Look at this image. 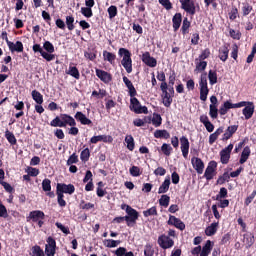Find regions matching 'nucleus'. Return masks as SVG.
Returning a JSON list of instances; mask_svg holds the SVG:
<instances>
[{"instance_id":"obj_64","label":"nucleus","mask_w":256,"mask_h":256,"mask_svg":"<svg viewBox=\"0 0 256 256\" xmlns=\"http://www.w3.org/2000/svg\"><path fill=\"white\" fill-rule=\"evenodd\" d=\"M32 255L33 256H45V253L41 249V246L36 245L32 248Z\"/></svg>"},{"instance_id":"obj_28","label":"nucleus","mask_w":256,"mask_h":256,"mask_svg":"<svg viewBox=\"0 0 256 256\" xmlns=\"http://www.w3.org/2000/svg\"><path fill=\"white\" fill-rule=\"evenodd\" d=\"M218 57L223 63L229 59V45H224L219 49Z\"/></svg>"},{"instance_id":"obj_48","label":"nucleus","mask_w":256,"mask_h":256,"mask_svg":"<svg viewBox=\"0 0 256 256\" xmlns=\"http://www.w3.org/2000/svg\"><path fill=\"white\" fill-rule=\"evenodd\" d=\"M170 202H171V197L165 194H163L159 199V205L161 207H165V208L169 207Z\"/></svg>"},{"instance_id":"obj_18","label":"nucleus","mask_w":256,"mask_h":256,"mask_svg":"<svg viewBox=\"0 0 256 256\" xmlns=\"http://www.w3.org/2000/svg\"><path fill=\"white\" fill-rule=\"evenodd\" d=\"M96 76L98 77V79H100V81L106 84L113 81V77L111 76V74L105 70L96 69Z\"/></svg>"},{"instance_id":"obj_59","label":"nucleus","mask_w":256,"mask_h":256,"mask_svg":"<svg viewBox=\"0 0 256 256\" xmlns=\"http://www.w3.org/2000/svg\"><path fill=\"white\" fill-rule=\"evenodd\" d=\"M107 11H108L109 19H115V17H117V13H118L117 6L111 5L107 9Z\"/></svg>"},{"instance_id":"obj_34","label":"nucleus","mask_w":256,"mask_h":256,"mask_svg":"<svg viewBox=\"0 0 256 256\" xmlns=\"http://www.w3.org/2000/svg\"><path fill=\"white\" fill-rule=\"evenodd\" d=\"M155 139H170L171 134L167 130H156L154 132Z\"/></svg>"},{"instance_id":"obj_15","label":"nucleus","mask_w":256,"mask_h":256,"mask_svg":"<svg viewBox=\"0 0 256 256\" xmlns=\"http://www.w3.org/2000/svg\"><path fill=\"white\" fill-rule=\"evenodd\" d=\"M238 129H239V125L228 126L224 134L222 135L221 141L223 142L229 141V139H231V137H233V135L237 133Z\"/></svg>"},{"instance_id":"obj_21","label":"nucleus","mask_w":256,"mask_h":256,"mask_svg":"<svg viewBox=\"0 0 256 256\" xmlns=\"http://www.w3.org/2000/svg\"><path fill=\"white\" fill-rule=\"evenodd\" d=\"M200 123H202L206 129V131H208V133H213V131H215V125H213V123H211V121H209V116L202 114L200 116Z\"/></svg>"},{"instance_id":"obj_37","label":"nucleus","mask_w":256,"mask_h":256,"mask_svg":"<svg viewBox=\"0 0 256 256\" xmlns=\"http://www.w3.org/2000/svg\"><path fill=\"white\" fill-rule=\"evenodd\" d=\"M31 95H32L33 101H35L37 105H43V95L41 94V92L37 90H33Z\"/></svg>"},{"instance_id":"obj_16","label":"nucleus","mask_w":256,"mask_h":256,"mask_svg":"<svg viewBox=\"0 0 256 256\" xmlns=\"http://www.w3.org/2000/svg\"><path fill=\"white\" fill-rule=\"evenodd\" d=\"M74 119H76L78 123H81V125H88V127H91V125H93V121L87 118V116L81 111L76 112V114L74 115Z\"/></svg>"},{"instance_id":"obj_29","label":"nucleus","mask_w":256,"mask_h":256,"mask_svg":"<svg viewBox=\"0 0 256 256\" xmlns=\"http://www.w3.org/2000/svg\"><path fill=\"white\" fill-rule=\"evenodd\" d=\"M250 156H251V148L249 146L244 147L239 159L240 165L247 163V160L249 159Z\"/></svg>"},{"instance_id":"obj_61","label":"nucleus","mask_w":256,"mask_h":256,"mask_svg":"<svg viewBox=\"0 0 256 256\" xmlns=\"http://www.w3.org/2000/svg\"><path fill=\"white\" fill-rule=\"evenodd\" d=\"M227 195H228L227 188L225 187L220 188L219 193L216 195V201H221V199L227 198Z\"/></svg>"},{"instance_id":"obj_50","label":"nucleus","mask_w":256,"mask_h":256,"mask_svg":"<svg viewBox=\"0 0 256 256\" xmlns=\"http://www.w3.org/2000/svg\"><path fill=\"white\" fill-rule=\"evenodd\" d=\"M209 115L211 119H217L219 117V109H217V105L209 106Z\"/></svg>"},{"instance_id":"obj_32","label":"nucleus","mask_w":256,"mask_h":256,"mask_svg":"<svg viewBox=\"0 0 256 256\" xmlns=\"http://www.w3.org/2000/svg\"><path fill=\"white\" fill-rule=\"evenodd\" d=\"M103 57H104V61H108V63H110V65H115V59H117V55H115L112 52H109L107 50H104Z\"/></svg>"},{"instance_id":"obj_27","label":"nucleus","mask_w":256,"mask_h":256,"mask_svg":"<svg viewBox=\"0 0 256 256\" xmlns=\"http://www.w3.org/2000/svg\"><path fill=\"white\" fill-rule=\"evenodd\" d=\"M181 23H183V15H181V13H176L172 18L173 30L179 31Z\"/></svg>"},{"instance_id":"obj_5","label":"nucleus","mask_w":256,"mask_h":256,"mask_svg":"<svg viewBox=\"0 0 256 256\" xmlns=\"http://www.w3.org/2000/svg\"><path fill=\"white\" fill-rule=\"evenodd\" d=\"M130 109L137 115H141V113L147 115V113H149L147 106H141V102H139L137 98H130Z\"/></svg>"},{"instance_id":"obj_20","label":"nucleus","mask_w":256,"mask_h":256,"mask_svg":"<svg viewBox=\"0 0 256 256\" xmlns=\"http://www.w3.org/2000/svg\"><path fill=\"white\" fill-rule=\"evenodd\" d=\"M142 61L147 65V67H157V59L153 58L149 52H144L142 54Z\"/></svg>"},{"instance_id":"obj_8","label":"nucleus","mask_w":256,"mask_h":256,"mask_svg":"<svg viewBox=\"0 0 256 256\" xmlns=\"http://www.w3.org/2000/svg\"><path fill=\"white\" fill-rule=\"evenodd\" d=\"M158 245L161 249H171L175 245V241L171 237L162 234L158 237Z\"/></svg>"},{"instance_id":"obj_14","label":"nucleus","mask_w":256,"mask_h":256,"mask_svg":"<svg viewBox=\"0 0 256 256\" xmlns=\"http://www.w3.org/2000/svg\"><path fill=\"white\" fill-rule=\"evenodd\" d=\"M191 163H192L193 169H195L198 175H203V171L205 169V163L203 162V160H201V158H198V157H193L191 159Z\"/></svg>"},{"instance_id":"obj_40","label":"nucleus","mask_w":256,"mask_h":256,"mask_svg":"<svg viewBox=\"0 0 256 256\" xmlns=\"http://www.w3.org/2000/svg\"><path fill=\"white\" fill-rule=\"evenodd\" d=\"M5 137L10 145H17V138L13 132L9 131V129L5 131Z\"/></svg>"},{"instance_id":"obj_54","label":"nucleus","mask_w":256,"mask_h":256,"mask_svg":"<svg viewBox=\"0 0 256 256\" xmlns=\"http://www.w3.org/2000/svg\"><path fill=\"white\" fill-rule=\"evenodd\" d=\"M161 151L163 155H166V157H169L171 155V152L173 151V147H171V144L164 143L161 146Z\"/></svg>"},{"instance_id":"obj_51","label":"nucleus","mask_w":256,"mask_h":256,"mask_svg":"<svg viewBox=\"0 0 256 256\" xmlns=\"http://www.w3.org/2000/svg\"><path fill=\"white\" fill-rule=\"evenodd\" d=\"M89 157H91V151L89 150V148H85L84 150H82L80 154L81 161L83 163H87V161H89Z\"/></svg>"},{"instance_id":"obj_62","label":"nucleus","mask_w":256,"mask_h":256,"mask_svg":"<svg viewBox=\"0 0 256 256\" xmlns=\"http://www.w3.org/2000/svg\"><path fill=\"white\" fill-rule=\"evenodd\" d=\"M81 13L84 17H86L87 19H91V17H93V10L91 8L88 7H82L81 8Z\"/></svg>"},{"instance_id":"obj_55","label":"nucleus","mask_w":256,"mask_h":256,"mask_svg":"<svg viewBox=\"0 0 256 256\" xmlns=\"http://www.w3.org/2000/svg\"><path fill=\"white\" fill-rule=\"evenodd\" d=\"M244 243H246L248 247H251L253 243H255V236L251 233L244 234Z\"/></svg>"},{"instance_id":"obj_4","label":"nucleus","mask_w":256,"mask_h":256,"mask_svg":"<svg viewBox=\"0 0 256 256\" xmlns=\"http://www.w3.org/2000/svg\"><path fill=\"white\" fill-rule=\"evenodd\" d=\"M1 39H3L4 41H6L9 51H11V53H23V42L21 41H16V43H13L11 41H9V37H7V31H3L1 34Z\"/></svg>"},{"instance_id":"obj_26","label":"nucleus","mask_w":256,"mask_h":256,"mask_svg":"<svg viewBox=\"0 0 256 256\" xmlns=\"http://www.w3.org/2000/svg\"><path fill=\"white\" fill-rule=\"evenodd\" d=\"M225 132V128L223 126H220L218 129L215 130L214 133L210 134L209 136V145H213L217 139H219V135H222V133Z\"/></svg>"},{"instance_id":"obj_23","label":"nucleus","mask_w":256,"mask_h":256,"mask_svg":"<svg viewBox=\"0 0 256 256\" xmlns=\"http://www.w3.org/2000/svg\"><path fill=\"white\" fill-rule=\"evenodd\" d=\"M214 246H215V242H213L211 240H207L206 243L202 247L200 256H209L211 254V251H213Z\"/></svg>"},{"instance_id":"obj_47","label":"nucleus","mask_w":256,"mask_h":256,"mask_svg":"<svg viewBox=\"0 0 256 256\" xmlns=\"http://www.w3.org/2000/svg\"><path fill=\"white\" fill-rule=\"evenodd\" d=\"M144 217H157V206H153L150 209L143 211Z\"/></svg>"},{"instance_id":"obj_52","label":"nucleus","mask_w":256,"mask_h":256,"mask_svg":"<svg viewBox=\"0 0 256 256\" xmlns=\"http://www.w3.org/2000/svg\"><path fill=\"white\" fill-rule=\"evenodd\" d=\"M208 79H209L210 85L217 84V71L209 70V72H208Z\"/></svg>"},{"instance_id":"obj_17","label":"nucleus","mask_w":256,"mask_h":256,"mask_svg":"<svg viewBox=\"0 0 256 256\" xmlns=\"http://www.w3.org/2000/svg\"><path fill=\"white\" fill-rule=\"evenodd\" d=\"M60 119L62 121V127H75L77 125V122L75 121V118H73L69 114H60Z\"/></svg>"},{"instance_id":"obj_36","label":"nucleus","mask_w":256,"mask_h":256,"mask_svg":"<svg viewBox=\"0 0 256 256\" xmlns=\"http://www.w3.org/2000/svg\"><path fill=\"white\" fill-rule=\"evenodd\" d=\"M148 123H151V117L148 118ZM163 123V118L160 114L154 113L152 118V124L156 127H161V124Z\"/></svg>"},{"instance_id":"obj_44","label":"nucleus","mask_w":256,"mask_h":256,"mask_svg":"<svg viewBox=\"0 0 256 256\" xmlns=\"http://www.w3.org/2000/svg\"><path fill=\"white\" fill-rule=\"evenodd\" d=\"M80 209H83L84 211H89L91 209H95V204L91 202H86L85 200H81L79 204Z\"/></svg>"},{"instance_id":"obj_35","label":"nucleus","mask_w":256,"mask_h":256,"mask_svg":"<svg viewBox=\"0 0 256 256\" xmlns=\"http://www.w3.org/2000/svg\"><path fill=\"white\" fill-rule=\"evenodd\" d=\"M161 91L164 94L162 98L164 107H171V103H173V98H171V94L167 92V89Z\"/></svg>"},{"instance_id":"obj_9","label":"nucleus","mask_w":256,"mask_h":256,"mask_svg":"<svg viewBox=\"0 0 256 256\" xmlns=\"http://www.w3.org/2000/svg\"><path fill=\"white\" fill-rule=\"evenodd\" d=\"M56 193L73 195L75 193V186L73 184L58 183L56 185Z\"/></svg>"},{"instance_id":"obj_33","label":"nucleus","mask_w":256,"mask_h":256,"mask_svg":"<svg viewBox=\"0 0 256 256\" xmlns=\"http://www.w3.org/2000/svg\"><path fill=\"white\" fill-rule=\"evenodd\" d=\"M170 185H171V178L169 177L165 178L164 183H162L158 189L159 195L163 193H167V191H169Z\"/></svg>"},{"instance_id":"obj_10","label":"nucleus","mask_w":256,"mask_h":256,"mask_svg":"<svg viewBox=\"0 0 256 256\" xmlns=\"http://www.w3.org/2000/svg\"><path fill=\"white\" fill-rule=\"evenodd\" d=\"M217 173V163L215 161H210L205 170L204 177L207 181H211Z\"/></svg>"},{"instance_id":"obj_57","label":"nucleus","mask_w":256,"mask_h":256,"mask_svg":"<svg viewBox=\"0 0 256 256\" xmlns=\"http://www.w3.org/2000/svg\"><path fill=\"white\" fill-rule=\"evenodd\" d=\"M118 245H121V240L107 239L105 241V246L110 249H113L114 247H117Z\"/></svg>"},{"instance_id":"obj_6","label":"nucleus","mask_w":256,"mask_h":256,"mask_svg":"<svg viewBox=\"0 0 256 256\" xmlns=\"http://www.w3.org/2000/svg\"><path fill=\"white\" fill-rule=\"evenodd\" d=\"M138 220L139 218H135L134 216H129L127 214L126 216L115 217L112 223H123V221H126L127 227H135V225H137Z\"/></svg>"},{"instance_id":"obj_43","label":"nucleus","mask_w":256,"mask_h":256,"mask_svg":"<svg viewBox=\"0 0 256 256\" xmlns=\"http://www.w3.org/2000/svg\"><path fill=\"white\" fill-rule=\"evenodd\" d=\"M125 143L127 144V149L133 151L135 149V139L131 135L125 137Z\"/></svg>"},{"instance_id":"obj_42","label":"nucleus","mask_w":256,"mask_h":256,"mask_svg":"<svg viewBox=\"0 0 256 256\" xmlns=\"http://www.w3.org/2000/svg\"><path fill=\"white\" fill-rule=\"evenodd\" d=\"M66 27L68 31L75 29V17H73V15L66 16Z\"/></svg>"},{"instance_id":"obj_30","label":"nucleus","mask_w":256,"mask_h":256,"mask_svg":"<svg viewBox=\"0 0 256 256\" xmlns=\"http://www.w3.org/2000/svg\"><path fill=\"white\" fill-rule=\"evenodd\" d=\"M157 79L158 81H161L162 83L160 84V89L161 91H165V89H168V84H167V78L165 77V72H157Z\"/></svg>"},{"instance_id":"obj_46","label":"nucleus","mask_w":256,"mask_h":256,"mask_svg":"<svg viewBox=\"0 0 256 256\" xmlns=\"http://www.w3.org/2000/svg\"><path fill=\"white\" fill-rule=\"evenodd\" d=\"M211 57V50L209 48L204 49L198 58L195 61H205V59H209Z\"/></svg>"},{"instance_id":"obj_38","label":"nucleus","mask_w":256,"mask_h":256,"mask_svg":"<svg viewBox=\"0 0 256 256\" xmlns=\"http://www.w3.org/2000/svg\"><path fill=\"white\" fill-rule=\"evenodd\" d=\"M191 28V21L188 18H184L181 27L182 35H188L189 29Z\"/></svg>"},{"instance_id":"obj_22","label":"nucleus","mask_w":256,"mask_h":256,"mask_svg":"<svg viewBox=\"0 0 256 256\" xmlns=\"http://www.w3.org/2000/svg\"><path fill=\"white\" fill-rule=\"evenodd\" d=\"M100 141H103V143H113V137L107 136V135H98L93 136L90 139V143L96 145V143H99Z\"/></svg>"},{"instance_id":"obj_3","label":"nucleus","mask_w":256,"mask_h":256,"mask_svg":"<svg viewBox=\"0 0 256 256\" xmlns=\"http://www.w3.org/2000/svg\"><path fill=\"white\" fill-rule=\"evenodd\" d=\"M199 89H200V101H207V96L209 95V86L207 84V72H203L200 75Z\"/></svg>"},{"instance_id":"obj_31","label":"nucleus","mask_w":256,"mask_h":256,"mask_svg":"<svg viewBox=\"0 0 256 256\" xmlns=\"http://www.w3.org/2000/svg\"><path fill=\"white\" fill-rule=\"evenodd\" d=\"M217 227H219V222L212 223L205 229V235H207V237H213V235L217 233Z\"/></svg>"},{"instance_id":"obj_13","label":"nucleus","mask_w":256,"mask_h":256,"mask_svg":"<svg viewBox=\"0 0 256 256\" xmlns=\"http://www.w3.org/2000/svg\"><path fill=\"white\" fill-rule=\"evenodd\" d=\"M255 113V104L253 102L246 101V106L242 110V115H244L246 121H249Z\"/></svg>"},{"instance_id":"obj_1","label":"nucleus","mask_w":256,"mask_h":256,"mask_svg":"<svg viewBox=\"0 0 256 256\" xmlns=\"http://www.w3.org/2000/svg\"><path fill=\"white\" fill-rule=\"evenodd\" d=\"M119 57H122L121 65L124 67L126 73H133V59L131 58V51L127 48H119Z\"/></svg>"},{"instance_id":"obj_58","label":"nucleus","mask_w":256,"mask_h":256,"mask_svg":"<svg viewBox=\"0 0 256 256\" xmlns=\"http://www.w3.org/2000/svg\"><path fill=\"white\" fill-rule=\"evenodd\" d=\"M43 49L46 51V53H55V46L50 41L44 42Z\"/></svg>"},{"instance_id":"obj_41","label":"nucleus","mask_w":256,"mask_h":256,"mask_svg":"<svg viewBox=\"0 0 256 256\" xmlns=\"http://www.w3.org/2000/svg\"><path fill=\"white\" fill-rule=\"evenodd\" d=\"M241 11H242L243 17H247V15H249L251 11H253V6H251L249 2H244L242 3Z\"/></svg>"},{"instance_id":"obj_19","label":"nucleus","mask_w":256,"mask_h":256,"mask_svg":"<svg viewBox=\"0 0 256 256\" xmlns=\"http://www.w3.org/2000/svg\"><path fill=\"white\" fill-rule=\"evenodd\" d=\"M180 145L182 155L184 159H187V157L189 156V139L186 136H182L180 138Z\"/></svg>"},{"instance_id":"obj_25","label":"nucleus","mask_w":256,"mask_h":256,"mask_svg":"<svg viewBox=\"0 0 256 256\" xmlns=\"http://www.w3.org/2000/svg\"><path fill=\"white\" fill-rule=\"evenodd\" d=\"M121 209L126 212V214L130 217H135L136 219H139V212L136 211L133 207L127 204H122Z\"/></svg>"},{"instance_id":"obj_11","label":"nucleus","mask_w":256,"mask_h":256,"mask_svg":"<svg viewBox=\"0 0 256 256\" xmlns=\"http://www.w3.org/2000/svg\"><path fill=\"white\" fill-rule=\"evenodd\" d=\"M231 151H233V144H229L220 151V161L222 165H227V163H229V159H231Z\"/></svg>"},{"instance_id":"obj_56","label":"nucleus","mask_w":256,"mask_h":256,"mask_svg":"<svg viewBox=\"0 0 256 256\" xmlns=\"http://www.w3.org/2000/svg\"><path fill=\"white\" fill-rule=\"evenodd\" d=\"M56 195H57V203L59 207H67V201H65V194L56 192Z\"/></svg>"},{"instance_id":"obj_39","label":"nucleus","mask_w":256,"mask_h":256,"mask_svg":"<svg viewBox=\"0 0 256 256\" xmlns=\"http://www.w3.org/2000/svg\"><path fill=\"white\" fill-rule=\"evenodd\" d=\"M67 75L74 77V79H80L81 74L79 73V69L75 66H69L68 71H66Z\"/></svg>"},{"instance_id":"obj_49","label":"nucleus","mask_w":256,"mask_h":256,"mask_svg":"<svg viewBox=\"0 0 256 256\" xmlns=\"http://www.w3.org/2000/svg\"><path fill=\"white\" fill-rule=\"evenodd\" d=\"M155 255V249L153 248V244L147 243L144 246V256H154Z\"/></svg>"},{"instance_id":"obj_7","label":"nucleus","mask_w":256,"mask_h":256,"mask_svg":"<svg viewBox=\"0 0 256 256\" xmlns=\"http://www.w3.org/2000/svg\"><path fill=\"white\" fill-rule=\"evenodd\" d=\"M32 51H34L35 53H40L41 57H43L45 61L49 62V61H54L55 59V54L49 53L43 50V47H41V44H34L32 46Z\"/></svg>"},{"instance_id":"obj_12","label":"nucleus","mask_w":256,"mask_h":256,"mask_svg":"<svg viewBox=\"0 0 256 256\" xmlns=\"http://www.w3.org/2000/svg\"><path fill=\"white\" fill-rule=\"evenodd\" d=\"M167 225H171L172 227H176V229H179L180 231H185V223L181 219H179V218H177L173 215L169 216V219L167 221Z\"/></svg>"},{"instance_id":"obj_53","label":"nucleus","mask_w":256,"mask_h":256,"mask_svg":"<svg viewBox=\"0 0 256 256\" xmlns=\"http://www.w3.org/2000/svg\"><path fill=\"white\" fill-rule=\"evenodd\" d=\"M195 63H196L195 71L203 72L207 69V61L199 60V61H195Z\"/></svg>"},{"instance_id":"obj_24","label":"nucleus","mask_w":256,"mask_h":256,"mask_svg":"<svg viewBox=\"0 0 256 256\" xmlns=\"http://www.w3.org/2000/svg\"><path fill=\"white\" fill-rule=\"evenodd\" d=\"M28 219H31L33 223H37L40 219H45V212L41 210H34L29 213Z\"/></svg>"},{"instance_id":"obj_45","label":"nucleus","mask_w":256,"mask_h":256,"mask_svg":"<svg viewBox=\"0 0 256 256\" xmlns=\"http://www.w3.org/2000/svg\"><path fill=\"white\" fill-rule=\"evenodd\" d=\"M231 179V176L229 175V172H224L223 175L219 176L216 183L217 185H224L225 182H229Z\"/></svg>"},{"instance_id":"obj_60","label":"nucleus","mask_w":256,"mask_h":256,"mask_svg":"<svg viewBox=\"0 0 256 256\" xmlns=\"http://www.w3.org/2000/svg\"><path fill=\"white\" fill-rule=\"evenodd\" d=\"M229 109H231V106L229 105V101H226L223 103L218 111L220 115H227Z\"/></svg>"},{"instance_id":"obj_63","label":"nucleus","mask_w":256,"mask_h":256,"mask_svg":"<svg viewBox=\"0 0 256 256\" xmlns=\"http://www.w3.org/2000/svg\"><path fill=\"white\" fill-rule=\"evenodd\" d=\"M42 189L43 191H45V193L51 191V181L49 180V178H45L42 181Z\"/></svg>"},{"instance_id":"obj_2","label":"nucleus","mask_w":256,"mask_h":256,"mask_svg":"<svg viewBox=\"0 0 256 256\" xmlns=\"http://www.w3.org/2000/svg\"><path fill=\"white\" fill-rule=\"evenodd\" d=\"M181 9L187 13V15H191L193 17L197 11H201V6L195 0H184L180 2Z\"/></svg>"}]
</instances>
